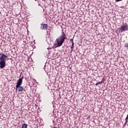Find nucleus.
Listing matches in <instances>:
<instances>
[{
  "instance_id": "39448f33",
  "label": "nucleus",
  "mask_w": 128,
  "mask_h": 128,
  "mask_svg": "<svg viewBox=\"0 0 128 128\" xmlns=\"http://www.w3.org/2000/svg\"><path fill=\"white\" fill-rule=\"evenodd\" d=\"M6 68V61L0 60V68Z\"/></svg>"
},
{
  "instance_id": "ddd939ff",
  "label": "nucleus",
  "mask_w": 128,
  "mask_h": 128,
  "mask_svg": "<svg viewBox=\"0 0 128 128\" xmlns=\"http://www.w3.org/2000/svg\"><path fill=\"white\" fill-rule=\"evenodd\" d=\"M70 42H74V37H73L72 38H71V39L70 40Z\"/></svg>"
},
{
  "instance_id": "9d476101",
  "label": "nucleus",
  "mask_w": 128,
  "mask_h": 128,
  "mask_svg": "<svg viewBox=\"0 0 128 128\" xmlns=\"http://www.w3.org/2000/svg\"><path fill=\"white\" fill-rule=\"evenodd\" d=\"M104 84V82H99L96 84V86H98V84Z\"/></svg>"
},
{
  "instance_id": "f8f14e48",
  "label": "nucleus",
  "mask_w": 128,
  "mask_h": 128,
  "mask_svg": "<svg viewBox=\"0 0 128 128\" xmlns=\"http://www.w3.org/2000/svg\"><path fill=\"white\" fill-rule=\"evenodd\" d=\"M124 47L127 48V50H128V44H124Z\"/></svg>"
},
{
  "instance_id": "f03ea898",
  "label": "nucleus",
  "mask_w": 128,
  "mask_h": 128,
  "mask_svg": "<svg viewBox=\"0 0 128 128\" xmlns=\"http://www.w3.org/2000/svg\"><path fill=\"white\" fill-rule=\"evenodd\" d=\"M120 32H126L128 30V26H122L120 28Z\"/></svg>"
},
{
  "instance_id": "9b49d317",
  "label": "nucleus",
  "mask_w": 128,
  "mask_h": 128,
  "mask_svg": "<svg viewBox=\"0 0 128 128\" xmlns=\"http://www.w3.org/2000/svg\"><path fill=\"white\" fill-rule=\"evenodd\" d=\"M74 45H72V46L70 47L71 52H72V50H74Z\"/></svg>"
},
{
  "instance_id": "7ed1b4c3",
  "label": "nucleus",
  "mask_w": 128,
  "mask_h": 128,
  "mask_svg": "<svg viewBox=\"0 0 128 128\" xmlns=\"http://www.w3.org/2000/svg\"><path fill=\"white\" fill-rule=\"evenodd\" d=\"M8 56L4 54H0V60H6Z\"/></svg>"
},
{
  "instance_id": "dca6fc26",
  "label": "nucleus",
  "mask_w": 128,
  "mask_h": 128,
  "mask_svg": "<svg viewBox=\"0 0 128 128\" xmlns=\"http://www.w3.org/2000/svg\"><path fill=\"white\" fill-rule=\"evenodd\" d=\"M122 0H116V2H120Z\"/></svg>"
},
{
  "instance_id": "6e6552de",
  "label": "nucleus",
  "mask_w": 128,
  "mask_h": 128,
  "mask_svg": "<svg viewBox=\"0 0 128 128\" xmlns=\"http://www.w3.org/2000/svg\"><path fill=\"white\" fill-rule=\"evenodd\" d=\"M126 122L124 124V125L126 126V124H128V114L126 117V118H125Z\"/></svg>"
},
{
  "instance_id": "2eb2a0df",
  "label": "nucleus",
  "mask_w": 128,
  "mask_h": 128,
  "mask_svg": "<svg viewBox=\"0 0 128 128\" xmlns=\"http://www.w3.org/2000/svg\"><path fill=\"white\" fill-rule=\"evenodd\" d=\"M104 78H103V79L102 80L101 82H104Z\"/></svg>"
},
{
  "instance_id": "0eeeda50",
  "label": "nucleus",
  "mask_w": 128,
  "mask_h": 128,
  "mask_svg": "<svg viewBox=\"0 0 128 128\" xmlns=\"http://www.w3.org/2000/svg\"><path fill=\"white\" fill-rule=\"evenodd\" d=\"M16 90L18 89V92H22L24 90V88L22 86H18V87L16 86Z\"/></svg>"
},
{
  "instance_id": "f257e3e1",
  "label": "nucleus",
  "mask_w": 128,
  "mask_h": 128,
  "mask_svg": "<svg viewBox=\"0 0 128 128\" xmlns=\"http://www.w3.org/2000/svg\"><path fill=\"white\" fill-rule=\"evenodd\" d=\"M65 40H66V34H64V31H62V36H60L56 39L55 41L56 43L54 44V46H52V48H60V46H62V44L64 42Z\"/></svg>"
},
{
  "instance_id": "1a4fd4ad",
  "label": "nucleus",
  "mask_w": 128,
  "mask_h": 128,
  "mask_svg": "<svg viewBox=\"0 0 128 128\" xmlns=\"http://www.w3.org/2000/svg\"><path fill=\"white\" fill-rule=\"evenodd\" d=\"M22 128H28V124H22Z\"/></svg>"
},
{
  "instance_id": "423d86ee",
  "label": "nucleus",
  "mask_w": 128,
  "mask_h": 128,
  "mask_svg": "<svg viewBox=\"0 0 128 128\" xmlns=\"http://www.w3.org/2000/svg\"><path fill=\"white\" fill-rule=\"evenodd\" d=\"M40 30H48V24H41Z\"/></svg>"
},
{
  "instance_id": "20e7f679",
  "label": "nucleus",
  "mask_w": 128,
  "mask_h": 128,
  "mask_svg": "<svg viewBox=\"0 0 128 128\" xmlns=\"http://www.w3.org/2000/svg\"><path fill=\"white\" fill-rule=\"evenodd\" d=\"M23 78H24V77H22L21 78L18 79V82L16 84V86L18 87V86H22V79Z\"/></svg>"
},
{
  "instance_id": "4468645a",
  "label": "nucleus",
  "mask_w": 128,
  "mask_h": 128,
  "mask_svg": "<svg viewBox=\"0 0 128 128\" xmlns=\"http://www.w3.org/2000/svg\"><path fill=\"white\" fill-rule=\"evenodd\" d=\"M72 46H74V42H72Z\"/></svg>"
}]
</instances>
